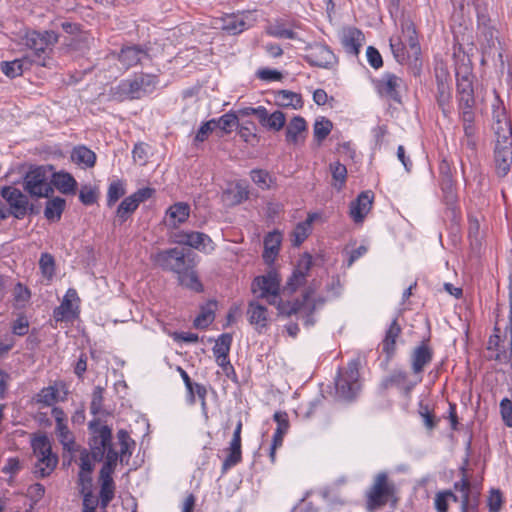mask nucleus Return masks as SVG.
<instances>
[{
    "label": "nucleus",
    "mask_w": 512,
    "mask_h": 512,
    "mask_svg": "<svg viewBox=\"0 0 512 512\" xmlns=\"http://www.w3.org/2000/svg\"><path fill=\"white\" fill-rule=\"evenodd\" d=\"M58 400V390L53 386H48L40 390L37 394V402L45 406H51Z\"/></svg>",
    "instance_id": "4d7b16f0"
},
{
    "label": "nucleus",
    "mask_w": 512,
    "mask_h": 512,
    "mask_svg": "<svg viewBox=\"0 0 512 512\" xmlns=\"http://www.w3.org/2000/svg\"><path fill=\"white\" fill-rule=\"evenodd\" d=\"M113 474L107 472H99L100 483V507L105 511L109 503L113 500L115 495V483L112 477Z\"/></svg>",
    "instance_id": "cd10ccee"
},
{
    "label": "nucleus",
    "mask_w": 512,
    "mask_h": 512,
    "mask_svg": "<svg viewBox=\"0 0 512 512\" xmlns=\"http://www.w3.org/2000/svg\"><path fill=\"white\" fill-rule=\"evenodd\" d=\"M92 437L90 439V454L96 462L104 460L106 450L112 445V431L107 425H102L99 420L89 423Z\"/></svg>",
    "instance_id": "6e6552de"
},
{
    "label": "nucleus",
    "mask_w": 512,
    "mask_h": 512,
    "mask_svg": "<svg viewBox=\"0 0 512 512\" xmlns=\"http://www.w3.org/2000/svg\"><path fill=\"white\" fill-rule=\"evenodd\" d=\"M265 273L258 276V290L261 291L260 297L265 298L270 305H275L279 314L284 316L298 315L306 327L315 324L314 312L315 304L308 303L311 289H305L300 298L294 301H282L280 297L281 275L276 264L266 265Z\"/></svg>",
    "instance_id": "f257e3e1"
},
{
    "label": "nucleus",
    "mask_w": 512,
    "mask_h": 512,
    "mask_svg": "<svg viewBox=\"0 0 512 512\" xmlns=\"http://www.w3.org/2000/svg\"><path fill=\"white\" fill-rule=\"evenodd\" d=\"M232 343V336L224 333L218 337L213 347V354L216 360L224 361L228 357Z\"/></svg>",
    "instance_id": "a18cd8bd"
},
{
    "label": "nucleus",
    "mask_w": 512,
    "mask_h": 512,
    "mask_svg": "<svg viewBox=\"0 0 512 512\" xmlns=\"http://www.w3.org/2000/svg\"><path fill=\"white\" fill-rule=\"evenodd\" d=\"M495 171L498 177H505L512 165V143L496 144L494 149Z\"/></svg>",
    "instance_id": "a211bd4d"
},
{
    "label": "nucleus",
    "mask_w": 512,
    "mask_h": 512,
    "mask_svg": "<svg viewBox=\"0 0 512 512\" xmlns=\"http://www.w3.org/2000/svg\"><path fill=\"white\" fill-rule=\"evenodd\" d=\"M395 484L389 480L387 473H378L366 493V509L373 512L384 507L391 499L396 501Z\"/></svg>",
    "instance_id": "39448f33"
},
{
    "label": "nucleus",
    "mask_w": 512,
    "mask_h": 512,
    "mask_svg": "<svg viewBox=\"0 0 512 512\" xmlns=\"http://www.w3.org/2000/svg\"><path fill=\"white\" fill-rule=\"evenodd\" d=\"M474 75L468 66H461L456 70V92L458 107L473 108L475 105Z\"/></svg>",
    "instance_id": "9d476101"
},
{
    "label": "nucleus",
    "mask_w": 512,
    "mask_h": 512,
    "mask_svg": "<svg viewBox=\"0 0 512 512\" xmlns=\"http://www.w3.org/2000/svg\"><path fill=\"white\" fill-rule=\"evenodd\" d=\"M33 453L37 458L34 466L36 477L49 476L58 463L57 455L52 453L51 443L46 435L35 437L32 440Z\"/></svg>",
    "instance_id": "423d86ee"
},
{
    "label": "nucleus",
    "mask_w": 512,
    "mask_h": 512,
    "mask_svg": "<svg viewBox=\"0 0 512 512\" xmlns=\"http://www.w3.org/2000/svg\"><path fill=\"white\" fill-rule=\"evenodd\" d=\"M158 80L155 75L139 74L133 79L123 80L113 90V97L118 100L140 99L144 95L151 93Z\"/></svg>",
    "instance_id": "20e7f679"
},
{
    "label": "nucleus",
    "mask_w": 512,
    "mask_h": 512,
    "mask_svg": "<svg viewBox=\"0 0 512 512\" xmlns=\"http://www.w3.org/2000/svg\"><path fill=\"white\" fill-rule=\"evenodd\" d=\"M125 194V188L120 181L112 182L107 192L108 206L114 205Z\"/></svg>",
    "instance_id": "bf43d9fd"
},
{
    "label": "nucleus",
    "mask_w": 512,
    "mask_h": 512,
    "mask_svg": "<svg viewBox=\"0 0 512 512\" xmlns=\"http://www.w3.org/2000/svg\"><path fill=\"white\" fill-rule=\"evenodd\" d=\"M145 56H147L146 51L140 47L127 46L121 49V52L118 55V59L122 65L128 69L137 65Z\"/></svg>",
    "instance_id": "c9c22d12"
},
{
    "label": "nucleus",
    "mask_w": 512,
    "mask_h": 512,
    "mask_svg": "<svg viewBox=\"0 0 512 512\" xmlns=\"http://www.w3.org/2000/svg\"><path fill=\"white\" fill-rule=\"evenodd\" d=\"M305 60L311 65L320 68H331L337 63V57L326 45L315 44L309 48Z\"/></svg>",
    "instance_id": "2eb2a0df"
},
{
    "label": "nucleus",
    "mask_w": 512,
    "mask_h": 512,
    "mask_svg": "<svg viewBox=\"0 0 512 512\" xmlns=\"http://www.w3.org/2000/svg\"><path fill=\"white\" fill-rule=\"evenodd\" d=\"M333 128V123L325 118L319 117L316 119L313 126L314 137L318 143H321L323 140L327 138Z\"/></svg>",
    "instance_id": "603ef678"
},
{
    "label": "nucleus",
    "mask_w": 512,
    "mask_h": 512,
    "mask_svg": "<svg viewBox=\"0 0 512 512\" xmlns=\"http://www.w3.org/2000/svg\"><path fill=\"white\" fill-rule=\"evenodd\" d=\"M23 187L31 197H49L53 193L47 171L42 166L35 167L26 173Z\"/></svg>",
    "instance_id": "1a4fd4ad"
},
{
    "label": "nucleus",
    "mask_w": 512,
    "mask_h": 512,
    "mask_svg": "<svg viewBox=\"0 0 512 512\" xmlns=\"http://www.w3.org/2000/svg\"><path fill=\"white\" fill-rule=\"evenodd\" d=\"M250 114H256V109L252 107L244 108L238 111L237 114L227 113L216 120L215 127L224 132H229L232 127L237 124L246 123V117Z\"/></svg>",
    "instance_id": "393cba45"
},
{
    "label": "nucleus",
    "mask_w": 512,
    "mask_h": 512,
    "mask_svg": "<svg viewBox=\"0 0 512 512\" xmlns=\"http://www.w3.org/2000/svg\"><path fill=\"white\" fill-rule=\"evenodd\" d=\"M312 256L305 253L299 259L297 266L293 270L291 276L287 279L285 286L282 288L283 293H294L298 288L305 285L307 276L312 268Z\"/></svg>",
    "instance_id": "f8f14e48"
},
{
    "label": "nucleus",
    "mask_w": 512,
    "mask_h": 512,
    "mask_svg": "<svg viewBox=\"0 0 512 512\" xmlns=\"http://www.w3.org/2000/svg\"><path fill=\"white\" fill-rule=\"evenodd\" d=\"M221 29L227 31L230 34H238L252 26L248 24L244 19V15H227L221 19Z\"/></svg>",
    "instance_id": "e433bc0d"
},
{
    "label": "nucleus",
    "mask_w": 512,
    "mask_h": 512,
    "mask_svg": "<svg viewBox=\"0 0 512 512\" xmlns=\"http://www.w3.org/2000/svg\"><path fill=\"white\" fill-rule=\"evenodd\" d=\"M62 29L69 34H78L76 42H81L85 47L89 48L90 43L93 41V38L84 32H80V26L76 23L72 22H63L61 24Z\"/></svg>",
    "instance_id": "5fc2aeb1"
},
{
    "label": "nucleus",
    "mask_w": 512,
    "mask_h": 512,
    "mask_svg": "<svg viewBox=\"0 0 512 512\" xmlns=\"http://www.w3.org/2000/svg\"><path fill=\"white\" fill-rule=\"evenodd\" d=\"M53 184L63 194L75 193L77 186V182L73 176L66 172L54 173Z\"/></svg>",
    "instance_id": "58836bf2"
},
{
    "label": "nucleus",
    "mask_w": 512,
    "mask_h": 512,
    "mask_svg": "<svg viewBox=\"0 0 512 512\" xmlns=\"http://www.w3.org/2000/svg\"><path fill=\"white\" fill-rule=\"evenodd\" d=\"M103 392L104 390L100 386L95 387L93 390L90 411L94 415L100 413V411L102 410Z\"/></svg>",
    "instance_id": "680f3d73"
},
{
    "label": "nucleus",
    "mask_w": 512,
    "mask_h": 512,
    "mask_svg": "<svg viewBox=\"0 0 512 512\" xmlns=\"http://www.w3.org/2000/svg\"><path fill=\"white\" fill-rule=\"evenodd\" d=\"M264 31L269 36L275 38L291 39L295 40L298 38L296 32L286 27L285 21L281 18H277L273 21L266 20Z\"/></svg>",
    "instance_id": "2f4dec72"
},
{
    "label": "nucleus",
    "mask_w": 512,
    "mask_h": 512,
    "mask_svg": "<svg viewBox=\"0 0 512 512\" xmlns=\"http://www.w3.org/2000/svg\"><path fill=\"white\" fill-rule=\"evenodd\" d=\"M178 282L181 286L190 289L194 292H202L203 285L198 278L194 268H190L184 273H181L178 277Z\"/></svg>",
    "instance_id": "37998d69"
},
{
    "label": "nucleus",
    "mask_w": 512,
    "mask_h": 512,
    "mask_svg": "<svg viewBox=\"0 0 512 512\" xmlns=\"http://www.w3.org/2000/svg\"><path fill=\"white\" fill-rule=\"evenodd\" d=\"M71 159L76 164H83L86 167H93L96 161L95 153L85 146L75 147L71 153Z\"/></svg>",
    "instance_id": "79ce46f5"
},
{
    "label": "nucleus",
    "mask_w": 512,
    "mask_h": 512,
    "mask_svg": "<svg viewBox=\"0 0 512 512\" xmlns=\"http://www.w3.org/2000/svg\"><path fill=\"white\" fill-rule=\"evenodd\" d=\"M374 193L371 190L361 192L350 204V216L355 223H360L372 208Z\"/></svg>",
    "instance_id": "aec40b11"
},
{
    "label": "nucleus",
    "mask_w": 512,
    "mask_h": 512,
    "mask_svg": "<svg viewBox=\"0 0 512 512\" xmlns=\"http://www.w3.org/2000/svg\"><path fill=\"white\" fill-rule=\"evenodd\" d=\"M117 439L120 445V462L127 463L132 455V451L135 446V442L131 439L129 433L126 430H119L117 432Z\"/></svg>",
    "instance_id": "a19ab883"
},
{
    "label": "nucleus",
    "mask_w": 512,
    "mask_h": 512,
    "mask_svg": "<svg viewBox=\"0 0 512 512\" xmlns=\"http://www.w3.org/2000/svg\"><path fill=\"white\" fill-rule=\"evenodd\" d=\"M248 194V186L245 182H229L222 192L221 200L224 205L231 207L246 200L248 198Z\"/></svg>",
    "instance_id": "6ab92c4d"
},
{
    "label": "nucleus",
    "mask_w": 512,
    "mask_h": 512,
    "mask_svg": "<svg viewBox=\"0 0 512 512\" xmlns=\"http://www.w3.org/2000/svg\"><path fill=\"white\" fill-rule=\"evenodd\" d=\"M190 215V206L184 202H178L170 206L166 211L167 225L173 228L186 222Z\"/></svg>",
    "instance_id": "7c9ffc66"
},
{
    "label": "nucleus",
    "mask_w": 512,
    "mask_h": 512,
    "mask_svg": "<svg viewBox=\"0 0 512 512\" xmlns=\"http://www.w3.org/2000/svg\"><path fill=\"white\" fill-rule=\"evenodd\" d=\"M330 169H331L333 179L340 183L338 189H341L342 186L345 184L346 177H347L346 166L341 164L340 162H335L330 165Z\"/></svg>",
    "instance_id": "052dcab7"
},
{
    "label": "nucleus",
    "mask_w": 512,
    "mask_h": 512,
    "mask_svg": "<svg viewBox=\"0 0 512 512\" xmlns=\"http://www.w3.org/2000/svg\"><path fill=\"white\" fill-rule=\"evenodd\" d=\"M449 496H452V491L446 490L438 492L435 496V508L438 512H447Z\"/></svg>",
    "instance_id": "338daca9"
},
{
    "label": "nucleus",
    "mask_w": 512,
    "mask_h": 512,
    "mask_svg": "<svg viewBox=\"0 0 512 512\" xmlns=\"http://www.w3.org/2000/svg\"><path fill=\"white\" fill-rule=\"evenodd\" d=\"M104 459L105 461L100 471L113 474L117 466V462L120 460V454L111 445L106 450Z\"/></svg>",
    "instance_id": "6e6d98bb"
},
{
    "label": "nucleus",
    "mask_w": 512,
    "mask_h": 512,
    "mask_svg": "<svg viewBox=\"0 0 512 512\" xmlns=\"http://www.w3.org/2000/svg\"><path fill=\"white\" fill-rule=\"evenodd\" d=\"M1 197L7 202L9 208L6 209L9 216L16 219H23L28 213V197L14 186H4L0 191Z\"/></svg>",
    "instance_id": "9b49d317"
},
{
    "label": "nucleus",
    "mask_w": 512,
    "mask_h": 512,
    "mask_svg": "<svg viewBox=\"0 0 512 512\" xmlns=\"http://www.w3.org/2000/svg\"><path fill=\"white\" fill-rule=\"evenodd\" d=\"M401 27L402 37L400 38L405 42L407 49L415 61V66H417V62L420 61L421 47L419 44L416 28L411 21H404L401 24Z\"/></svg>",
    "instance_id": "4be33fe9"
},
{
    "label": "nucleus",
    "mask_w": 512,
    "mask_h": 512,
    "mask_svg": "<svg viewBox=\"0 0 512 512\" xmlns=\"http://www.w3.org/2000/svg\"><path fill=\"white\" fill-rule=\"evenodd\" d=\"M376 88L381 96L387 97L397 103L401 102L400 89L403 79L391 72H385L376 82Z\"/></svg>",
    "instance_id": "4468645a"
},
{
    "label": "nucleus",
    "mask_w": 512,
    "mask_h": 512,
    "mask_svg": "<svg viewBox=\"0 0 512 512\" xmlns=\"http://www.w3.org/2000/svg\"><path fill=\"white\" fill-rule=\"evenodd\" d=\"M14 300L18 305H24L30 299V291L21 283H17L13 290Z\"/></svg>",
    "instance_id": "69168bd1"
},
{
    "label": "nucleus",
    "mask_w": 512,
    "mask_h": 512,
    "mask_svg": "<svg viewBox=\"0 0 512 512\" xmlns=\"http://www.w3.org/2000/svg\"><path fill=\"white\" fill-rule=\"evenodd\" d=\"M58 42V34L54 31L39 32L31 30L23 37L24 45L34 51L32 63L43 67H50L51 58L48 56Z\"/></svg>",
    "instance_id": "7ed1b4c3"
},
{
    "label": "nucleus",
    "mask_w": 512,
    "mask_h": 512,
    "mask_svg": "<svg viewBox=\"0 0 512 512\" xmlns=\"http://www.w3.org/2000/svg\"><path fill=\"white\" fill-rule=\"evenodd\" d=\"M32 59L25 56L13 61H3L1 63V71L9 78L21 76L24 71L29 70L32 66Z\"/></svg>",
    "instance_id": "72a5a7b5"
},
{
    "label": "nucleus",
    "mask_w": 512,
    "mask_h": 512,
    "mask_svg": "<svg viewBox=\"0 0 512 512\" xmlns=\"http://www.w3.org/2000/svg\"><path fill=\"white\" fill-rule=\"evenodd\" d=\"M83 496V511L82 512H95L100 499L97 498L93 492L81 494Z\"/></svg>",
    "instance_id": "774afa93"
},
{
    "label": "nucleus",
    "mask_w": 512,
    "mask_h": 512,
    "mask_svg": "<svg viewBox=\"0 0 512 512\" xmlns=\"http://www.w3.org/2000/svg\"><path fill=\"white\" fill-rule=\"evenodd\" d=\"M241 429L242 423L239 421L230 442V446L227 449L228 455L223 461L222 472H227L231 467L238 464L241 460Z\"/></svg>",
    "instance_id": "412c9836"
},
{
    "label": "nucleus",
    "mask_w": 512,
    "mask_h": 512,
    "mask_svg": "<svg viewBox=\"0 0 512 512\" xmlns=\"http://www.w3.org/2000/svg\"><path fill=\"white\" fill-rule=\"evenodd\" d=\"M65 200L60 197H55L48 200L44 210V216L49 221H58L65 208Z\"/></svg>",
    "instance_id": "c03bdc74"
},
{
    "label": "nucleus",
    "mask_w": 512,
    "mask_h": 512,
    "mask_svg": "<svg viewBox=\"0 0 512 512\" xmlns=\"http://www.w3.org/2000/svg\"><path fill=\"white\" fill-rule=\"evenodd\" d=\"M340 42L348 54L358 56L360 48L365 42V35L357 27H344L340 34Z\"/></svg>",
    "instance_id": "dca6fc26"
},
{
    "label": "nucleus",
    "mask_w": 512,
    "mask_h": 512,
    "mask_svg": "<svg viewBox=\"0 0 512 512\" xmlns=\"http://www.w3.org/2000/svg\"><path fill=\"white\" fill-rule=\"evenodd\" d=\"M359 376V362H349L345 371L339 372L335 380L337 397L345 401L354 400L361 389Z\"/></svg>",
    "instance_id": "0eeeda50"
},
{
    "label": "nucleus",
    "mask_w": 512,
    "mask_h": 512,
    "mask_svg": "<svg viewBox=\"0 0 512 512\" xmlns=\"http://www.w3.org/2000/svg\"><path fill=\"white\" fill-rule=\"evenodd\" d=\"M176 242L181 245H187L195 249H205L207 244L211 242L208 235L202 232H179L175 235Z\"/></svg>",
    "instance_id": "c756f323"
},
{
    "label": "nucleus",
    "mask_w": 512,
    "mask_h": 512,
    "mask_svg": "<svg viewBox=\"0 0 512 512\" xmlns=\"http://www.w3.org/2000/svg\"><path fill=\"white\" fill-rule=\"evenodd\" d=\"M216 307L217 302L212 300L203 306L201 308V312L194 320V326L198 329H204L208 327L214 321Z\"/></svg>",
    "instance_id": "ea45409f"
},
{
    "label": "nucleus",
    "mask_w": 512,
    "mask_h": 512,
    "mask_svg": "<svg viewBox=\"0 0 512 512\" xmlns=\"http://www.w3.org/2000/svg\"><path fill=\"white\" fill-rule=\"evenodd\" d=\"M283 240V233L275 229L264 237L263 240V253L262 259L265 265L276 264V260L279 256L281 244Z\"/></svg>",
    "instance_id": "f3484780"
},
{
    "label": "nucleus",
    "mask_w": 512,
    "mask_h": 512,
    "mask_svg": "<svg viewBox=\"0 0 512 512\" xmlns=\"http://www.w3.org/2000/svg\"><path fill=\"white\" fill-rule=\"evenodd\" d=\"M56 432L64 450L68 452H75L78 450V446L75 443L74 436L70 432L66 423L60 426H56Z\"/></svg>",
    "instance_id": "8fccbe9b"
},
{
    "label": "nucleus",
    "mask_w": 512,
    "mask_h": 512,
    "mask_svg": "<svg viewBox=\"0 0 512 512\" xmlns=\"http://www.w3.org/2000/svg\"><path fill=\"white\" fill-rule=\"evenodd\" d=\"M416 384L417 381L410 380L406 371L394 369L381 380L379 387L383 391L396 387L408 398Z\"/></svg>",
    "instance_id": "ddd939ff"
},
{
    "label": "nucleus",
    "mask_w": 512,
    "mask_h": 512,
    "mask_svg": "<svg viewBox=\"0 0 512 512\" xmlns=\"http://www.w3.org/2000/svg\"><path fill=\"white\" fill-rule=\"evenodd\" d=\"M451 99L452 93L448 81L437 76L436 101L445 117L451 112Z\"/></svg>",
    "instance_id": "c85d7f7f"
},
{
    "label": "nucleus",
    "mask_w": 512,
    "mask_h": 512,
    "mask_svg": "<svg viewBox=\"0 0 512 512\" xmlns=\"http://www.w3.org/2000/svg\"><path fill=\"white\" fill-rule=\"evenodd\" d=\"M316 217V214H309L305 221L300 222L296 225L292 232L293 246L298 247L307 239L311 231V225Z\"/></svg>",
    "instance_id": "4c0bfd02"
},
{
    "label": "nucleus",
    "mask_w": 512,
    "mask_h": 512,
    "mask_svg": "<svg viewBox=\"0 0 512 512\" xmlns=\"http://www.w3.org/2000/svg\"><path fill=\"white\" fill-rule=\"evenodd\" d=\"M258 122L272 131H280L286 122L285 114L279 110L269 114L267 109L258 106Z\"/></svg>",
    "instance_id": "bb28decb"
},
{
    "label": "nucleus",
    "mask_w": 512,
    "mask_h": 512,
    "mask_svg": "<svg viewBox=\"0 0 512 512\" xmlns=\"http://www.w3.org/2000/svg\"><path fill=\"white\" fill-rule=\"evenodd\" d=\"M390 48L396 61L403 64L406 60L413 58L406 47L405 42L400 38H390Z\"/></svg>",
    "instance_id": "09e8293b"
},
{
    "label": "nucleus",
    "mask_w": 512,
    "mask_h": 512,
    "mask_svg": "<svg viewBox=\"0 0 512 512\" xmlns=\"http://www.w3.org/2000/svg\"><path fill=\"white\" fill-rule=\"evenodd\" d=\"M433 358V350L423 341L411 354V368L414 374H421Z\"/></svg>",
    "instance_id": "b1692460"
},
{
    "label": "nucleus",
    "mask_w": 512,
    "mask_h": 512,
    "mask_svg": "<svg viewBox=\"0 0 512 512\" xmlns=\"http://www.w3.org/2000/svg\"><path fill=\"white\" fill-rule=\"evenodd\" d=\"M401 327L398 323L397 317L394 318L386 331L385 338L382 341V351L386 354L389 361L396 351V339L401 333Z\"/></svg>",
    "instance_id": "473e14b6"
},
{
    "label": "nucleus",
    "mask_w": 512,
    "mask_h": 512,
    "mask_svg": "<svg viewBox=\"0 0 512 512\" xmlns=\"http://www.w3.org/2000/svg\"><path fill=\"white\" fill-rule=\"evenodd\" d=\"M500 413L504 424L507 427H512V401L504 398L500 402Z\"/></svg>",
    "instance_id": "e2e57ef3"
},
{
    "label": "nucleus",
    "mask_w": 512,
    "mask_h": 512,
    "mask_svg": "<svg viewBox=\"0 0 512 512\" xmlns=\"http://www.w3.org/2000/svg\"><path fill=\"white\" fill-rule=\"evenodd\" d=\"M276 99L281 106H291L294 109L302 107L303 101L300 94L288 90H280L276 95Z\"/></svg>",
    "instance_id": "3c124183"
},
{
    "label": "nucleus",
    "mask_w": 512,
    "mask_h": 512,
    "mask_svg": "<svg viewBox=\"0 0 512 512\" xmlns=\"http://www.w3.org/2000/svg\"><path fill=\"white\" fill-rule=\"evenodd\" d=\"M273 419L277 423V428L272 440H275L277 444H283L284 435L289 429L288 415L286 412L278 411L274 413Z\"/></svg>",
    "instance_id": "49530a36"
},
{
    "label": "nucleus",
    "mask_w": 512,
    "mask_h": 512,
    "mask_svg": "<svg viewBox=\"0 0 512 512\" xmlns=\"http://www.w3.org/2000/svg\"><path fill=\"white\" fill-rule=\"evenodd\" d=\"M137 200L131 195L123 199L117 208L116 216L121 223L125 222L129 216L138 208Z\"/></svg>",
    "instance_id": "864d4df0"
},
{
    "label": "nucleus",
    "mask_w": 512,
    "mask_h": 512,
    "mask_svg": "<svg viewBox=\"0 0 512 512\" xmlns=\"http://www.w3.org/2000/svg\"><path fill=\"white\" fill-rule=\"evenodd\" d=\"M76 317L71 299H63L62 303L53 310V318L56 322L70 321Z\"/></svg>",
    "instance_id": "de8ad7c7"
},
{
    "label": "nucleus",
    "mask_w": 512,
    "mask_h": 512,
    "mask_svg": "<svg viewBox=\"0 0 512 512\" xmlns=\"http://www.w3.org/2000/svg\"><path fill=\"white\" fill-rule=\"evenodd\" d=\"M151 260L162 270L172 272L177 277L196 265L194 254L189 249L181 247L158 251L151 255Z\"/></svg>",
    "instance_id": "f03ea898"
},
{
    "label": "nucleus",
    "mask_w": 512,
    "mask_h": 512,
    "mask_svg": "<svg viewBox=\"0 0 512 512\" xmlns=\"http://www.w3.org/2000/svg\"><path fill=\"white\" fill-rule=\"evenodd\" d=\"M493 118V130L496 135V144L512 143V127L505 111H494Z\"/></svg>",
    "instance_id": "5701e85b"
},
{
    "label": "nucleus",
    "mask_w": 512,
    "mask_h": 512,
    "mask_svg": "<svg viewBox=\"0 0 512 512\" xmlns=\"http://www.w3.org/2000/svg\"><path fill=\"white\" fill-rule=\"evenodd\" d=\"M237 126L239 127V135L245 142L256 137V126L253 122L248 120V117H246V123L237 124Z\"/></svg>",
    "instance_id": "0e129e2a"
},
{
    "label": "nucleus",
    "mask_w": 512,
    "mask_h": 512,
    "mask_svg": "<svg viewBox=\"0 0 512 512\" xmlns=\"http://www.w3.org/2000/svg\"><path fill=\"white\" fill-rule=\"evenodd\" d=\"M39 267L41 269L42 274L47 278L51 279L54 275L55 271V261L51 254L43 253L41 254L39 260Z\"/></svg>",
    "instance_id": "13d9d810"
},
{
    "label": "nucleus",
    "mask_w": 512,
    "mask_h": 512,
    "mask_svg": "<svg viewBox=\"0 0 512 512\" xmlns=\"http://www.w3.org/2000/svg\"><path fill=\"white\" fill-rule=\"evenodd\" d=\"M307 133V123L301 116L293 117L288 123L285 131L286 141L289 144L297 145L304 142Z\"/></svg>",
    "instance_id": "a878e982"
},
{
    "label": "nucleus",
    "mask_w": 512,
    "mask_h": 512,
    "mask_svg": "<svg viewBox=\"0 0 512 512\" xmlns=\"http://www.w3.org/2000/svg\"><path fill=\"white\" fill-rule=\"evenodd\" d=\"M509 348L506 349L504 345V341L500 343V347L494 351L493 354H488V360H494L499 363L509 364L512 369V302H511V311L509 314Z\"/></svg>",
    "instance_id": "f704fd0d"
}]
</instances>
